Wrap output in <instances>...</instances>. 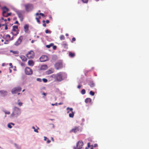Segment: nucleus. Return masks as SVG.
<instances>
[{
  "label": "nucleus",
  "instance_id": "obj_13",
  "mask_svg": "<svg viewBox=\"0 0 149 149\" xmlns=\"http://www.w3.org/2000/svg\"><path fill=\"white\" fill-rule=\"evenodd\" d=\"M62 47L65 49H67L68 48V44L65 41H64L62 44Z\"/></svg>",
  "mask_w": 149,
  "mask_h": 149
},
{
  "label": "nucleus",
  "instance_id": "obj_57",
  "mask_svg": "<svg viewBox=\"0 0 149 149\" xmlns=\"http://www.w3.org/2000/svg\"><path fill=\"white\" fill-rule=\"evenodd\" d=\"M50 125L52 126L53 128L54 127V125L53 124H50Z\"/></svg>",
  "mask_w": 149,
  "mask_h": 149
},
{
  "label": "nucleus",
  "instance_id": "obj_11",
  "mask_svg": "<svg viewBox=\"0 0 149 149\" xmlns=\"http://www.w3.org/2000/svg\"><path fill=\"white\" fill-rule=\"evenodd\" d=\"M48 57L46 55H42L40 58L39 60L41 62H44L48 60Z\"/></svg>",
  "mask_w": 149,
  "mask_h": 149
},
{
  "label": "nucleus",
  "instance_id": "obj_60",
  "mask_svg": "<svg viewBox=\"0 0 149 149\" xmlns=\"http://www.w3.org/2000/svg\"><path fill=\"white\" fill-rule=\"evenodd\" d=\"M38 17H37V18L39 19H40V18H41L40 16V15H38Z\"/></svg>",
  "mask_w": 149,
  "mask_h": 149
},
{
  "label": "nucleus",
  "instance_id": "obj_36",
  "mask_svg": "<svg viewBox=\"0 0 149 149\" xmlns=\"http://www.w3.org/2000/svg\"><path fill=\"white\" fill-rule=\"evenodd\" d=\"M43 81L45 83L47 82V80L45 78H43L42 79Z\"/></svg>",
  "mask_w": 149,
  "mask_h": 149
},
{
  "label": "nucleus",
  "instance_id": "obj_15",
  "mask_svg": "<svg viewBox=\"0 0 149 149\" xmlns=\"http://www.w3.org/2000/svg\"><path fill=\"white\" fill-rule=\"evenodd\" d=\"M2 9L3 10L2 13H6L9 11V9L6 6L3 7Z\"/></svg>",
  "mask_w": 149,
  "mask_h": 149
},
{
  "label": "nucleus",
  "instance_id": "obj_10",
  "mask_svg": "<svg viewBox=\"0 0 149 149\" xmlns=\"http://www.w3.org/2000/svg\"><path fill=\"white\" fill-rule=\"evenodd\" d=\"M55 68L56 70H59L63 68V64L61 62H59L56 63L55 65Z\"/></svg>",
  "mask_w": 149,
  "mask_h": 149
},
{
  "label": "nucleus",
  "instance_id": "obj_27",
  "mask_svg": "<svg viewBox=\"0 0 149 149\" xmlns=\"http://www.w3.org/2000/svg\"><path fill=\"white\" fill-rule=\"evenodd\" d=\"M20 101V100H17V102H18V104L20 106H22V102H19Z\"/></svg>",
  "mask_w": 149,
  "mask_h": 149
},
{
  "label": "nucleus",
  "instance_id": "obj_25",
  "mask_svg": "<svg viewBox=\"0 0 149 149\" xmlns=\"http://www.w3.org/2000/svg\"><path fill=\"white\" fill-rule=\"evenodd\" d=\"M74 113L73 112H72L71 113L69 114V116L70 118H73L74 116Z\"/></svg>",
  "mask_w": 149,
  "mask_h": 149
},
{
  "label": "nucleus",
  "instance_id": "obj_28",
  "mask_svg": "<svg viewBox=\"0 0 149 149\" xmlns=\"http://www.w3.org/2000/svg\"><path fill=\"white\" fill-rule=\"evenodd\" d=\"M53 45V43H51L49 45H46V47L48 48H50L51 46H52Z\"/></svg>",
  "mask_w": 149,
  "mask_h": 149
},
{
  "label": "nucleus",
  "instance_id": "obj_50",
  "mask_svg": "<svg viewBox=\"0 0 149 149\" xmlns=\"http://www.w3.org/2000/svg\"><path fill=\"white\" fill-rule=\"evenodd\" d=\"M47 137L45 136L44 137V140L45 141H46L47 139Z\"/></svg>",
  "mask_w": 149,
  "mask_h": 149
},
{
  "label": "nucleus",
  "instance_id": "obj_41",
  "mask_svg": "<svg viewBox=\"0 0 149 149\" xmlns=\"http://www.w3.org/2000/svg\"><path fill=\"white\" fill-rule=\"evenodd\" d=\"M36 80L37 81H39V82L41 81V79H40V78H37L36 79Z\"/></svg>",
  "mask_w": 149,
  "mask_h": 149
},
{
  "label": "nucleus",
  "instance_id": "obj_54",
  "mask_svg": "<svg viewBox=\"0 0 149 149\" xmlns=\"http://www.w3.org/2000/svg\"><path fill=\"white\" fill-rule=\"evenodd\" d=\"M15 24H19V22L17 21H16L15 23Z\"/></svg>",
  "mask_w": 149,
  "mask_h": 149
},
{
  "label": "nucleus",
  "instance_id": "obj_24",
  "mask_svg": "<svg viewBox=\"0 0 149 149\" xmlns=\"http://www.w3.org/2000/svg\"><path fill=\"white\" fill-rule=\"evenodd\" d=\"M89 85L91 87H93L95 86V84L93 82H91Z\"/></svg>",
  "mask_w": 149,
  "mask_h": 149
},
{
  "label": "nucleus",
  "instance_id": "obj_53",
  "mask_svg": "<svg viewBox=\"0 0 149 149\" xmlns=\"http://www.w3.org/2000/svg\"><path fill=\"white\" fill-rule=\"evenodd\" d=\"M8 41L7 40H6L5 42H4V44H8Z\"/></svg>",
  "mask_w": 149,
  "mask_h": 149
},
{
  "label": "nucleus",
  "instance_id": "obj_20",
  "mask_svg": "<svg viewBox=\"0 0 149 149\" xmlns=\"http://www.w3.org/2000/svg\"><path fill=\"white\" fill-rule=\"evenodd\" d=\"M20 58L23 61H26L27 60V59L24 56H20Z\"/></svg>",
  "mask_w": 149,
  "mask_h": 149
},
{
  "label": "nucleus",
  "instance_id": "obj_49",
  "mask_svg": "<svg viewBox=\"0 0 149 149\" xmlns=\"http://www.w3.org/2000/svg\"><path fill=\"white\" fill-rule=\"evenodd\" d=\"M11 13H7V17H8L10 15H11Z\"/></svg>",
  "mask_w": 149,
  "mask_h": 149
},
{
  "label": "nucleus",
  "instance_id": "obj_19",
  "mask_svg": "<svg viewBox=\"0 0 149 149\" xmlns=\"http://www.w3.org/2000/svg\"><path fill=\"white\" fill-rule=\"evenodd\" d=\"M85 101L86 103H90L91 102V99L90 98H86L85 100Z\"/></svg>",
  "mask_w": 149,
  "mask_h": 149
},
{
  "label": "nucleus",
  "instance_id": "obj_48",
  "mask_svg": "<svg viewBox=\"0 0 149 149\" xmlns=\"http://www.w3.org/2000/svg\"><path fill=\"white\" fill-rule=\"evenodd\" d=\"M98 146V145L97 144H95L94 145V147L95 148L97 147Z\"/></svg>",
  "mask_w": 149,
  "mask_h": 149
},
{
  "label": "nucleus",
  "instance_id": "obj_8",
  "mask_svg": "<svg viewBox=\"0 0 149 149\" xmlns=\"http://www.w3.org/2000/svg\"><path fill=\"white\" fill-rule=\"evenodd\" d=\"M26 56L28 58H32L34 56V53L33 51L31 50L28 52Z\"/></svg>",
  "mask_w": 149,
  "mask_h": 149
},
{
  "label": "nucleus",
  "instance_id": "obj_18",
  "mask_svg": "<svg viewBox=\"0 0 149 149\" xmlns=\"http://www.w3.org/2000/svg\"><path fill=\"white\" fill-rule=\"evenodd\" d=\"M54 72V70L53 69L49 70H47L46 73L47 74H49L52 73Z\"/></svg>",
  "mask_w": 149,
  "mask_h": 149
},
{
  "label": "nucleus",
  "instance_id": "obj_26",
  "mask_svg": "<svg viewBox=\"0 0 149 149\" xmlns=\"http://www.w3.org/2000/svg\"><path fill=\"white\" fill-rule=\"evenodd\" d=\"M60 38L61 40H63L65 39V37L64 35H61L60 36Z\"/></svg>",
  "mask_w": 149,
  "mask_h": 149
},
{
  "label": "nucleus",
  "instance_id": "obj_1",
  "mask_svg": "<svg viewBox=\"0 0 149 149\" xmlns=\"http://www.w3.org/2000/svg\"><path fill=\"white\" fill-rule=\"evenodd\" d=\"M52 78H54L55 81L60 82L63 81L67 77V75L65 72H60L56 74H53L51 76Z\"/></svg>",
  "mask_w": 149,
  "mask_h": 149
},
{
  "label": "nucleus",
  "instance_id": "obj_40",
  "mask_svg": "<svg viewBox=\"0 0 149 149\" xmlns=\"http://www.w3.org/2000/svg\"><path fill=\"white\" fill-rule=\"evenodd\" d=\"M36 19L37 21V22L38 23L40 24V21L39 20V19H39L37 17H36Z\"/></svg>",
  "mask_w": 149,
  "mask_h": 149
},
{
  "label": "nucleus",
  "instance_id": "obj_29",
  "mask_svg": "<svg viewBox=\"0 0 149 149\" xmlns=\"http://www.w3.org/2000/svg\"><path fill=\"white\" fill-rule=\"evenodd\" d=\"M41 15L43 17H45V15H44V14L42 13H37L36 14V15Z\"/></svg>",
  "mask_w": 149,
  "mask_h": 149
},
{
  "label": "nucleus",
  "instance_id": "obj_6",
  "mask_svg": "<svg viewBox=\"0 0 149 149\" xmlns=\"http://www.w3.org/2000/svg\"><path fill=\"white\" fill-rule=\"evenodd\" d=\"M23 40V36H20L17 40L14 43V45L16 46H18L21 43Z\"/></svg>",
  "mask_w": 149,
  "mask_h": 149
},
{
  "label": "nucleus",
  "instance_id": "obj_33",
  "mask_svg": "<svg viewBox=\"0 0 149 149\" xmlns=\"http://www.w3.org/2000/svg\"><path fill=\"white\" fill-rule=\"evenodd\" d=\"M15 146L17 147L18 149H20L21 148V147L19 146L17 144H15Z\"/></svg>",
  "mask_w": 149,
  "mask_h": 149
},
{
  "label": "nucleus",
  "instance_id": "obj_45",
  "mask_svg": "<svg viewBox=\"0 0 149 149\" xmlns=\"http://www.w3.org/2000/svg\"><path fill=\"white\" fill-rule=\"evenodd\" d=\"M6 37L9 38L10 39V35H8V34L7 35H6Z\"/></svg>",
  "mask_w": 149,
  "mask_h": 149
},
{
  "label": "nucleus",
  "instance_id": "obj_58",
  "mask_svg": "<svg viewBox=\"0 0 149 149\" xmlns=\"http://www.w3.org/2000/svg\"><path fill=\"white\" fill-rule=\"evenodd\" d=\"M34 132H36L37 133H38V132L37 130L35 129L34 130Z\"/></svg>",
  "mask_w": 149,
  "mask_h": 149
},
{
  "label": "nucleus",
  "instance_id": "obj_39",
  "mask_svg": "<svg viewBox=\"0 0 149 149\" xmlns=\"http://www.w3.org/2000/svg\"><path fill=\"white\" fill-rule=\"evenodd\" d=\"M45 32L46 33H50L51 31H49L48 30H46L45 31Z\"/></svg>",
  "mask_w": 149,
  "mask_h": 149
},
{
  "label": "nucleus",
  "instance_id": "obj_4",
  "mask_svg": "<svg viewBox=\"0 0 149 149\" xmlns=\"http://www.w3.org/2000/svg\"><path fill=\"white\" fill-rule=\"evenodd\" d=\"M21 88L20 86L16 87L12 89L11 92L13 94H16L17 93L18 95H19L20 94V93H19V92L21 91Z\"/></svg>",
  "mask_w": 149,
  "mask_h": 149
},
{
  "label": "nucleus",
  "instance_id": "obj_3",
  "mask_svg": "<svg viewBox=\"0 0 149 149\" xmlns=\"http://www.w3.org/2000/svg\"><path fill=\"white\" fill-rule=\"evenodd\" d=\"M82 128L79 126H75L71 129L69 131L70 133H76L81 132L82 131Z\"/></svg>",
  "mask_w": 149,
  "mask_h": 149
},
{
  "label": "nucleus",
  "instance_id": "obj_9",
  "mask_svg": "<svg viewBox=\"0 0 149 149\" xmlns=\"http://www.w3.org/2000/svg\"><path fill=\"white\" fill-rule=\"evenodd\" d=\"M25 72L26 74L28 75H30L33 74L32 70L30 68L28 67L26 68Z\"/></svg>",
  "mask_w": 149,
  "mask_h": 149
},
{
  "label": "nucleus",
  "instance_id": "obj_55",
  "mask_svg": "<svg viewBox=\"0 0 149 149\" xmlns=\"http://www.w3.org/2000/svg\"><path fill=\"white\" fill-rule=\"evenodd\" d=\"M43 26H44V27H46V24L45 23H43Z\"/></svg>",
  "mask_w": 149,
  "mask_h": 149
},
{
  "label": "nucleus",
  "instance_id": "obj_12",
  "mask_svg": "<svg viewBox=\"0 0 149 149\" xmlns=\"http://www.w3.org/2000/svg\"><path fill=\"white\" fill-rule=\"evenodd\" d=\"M29 26L28 24H25L24 27V32L26 33L28 32L29 31Z\"/></svg>",
  "mask_w": 149,
  "mask_h": 149
},
{
  "label": "nucleus",
  "instance_id": "obj_56",
  "mask_svg": "<svg viewBox=\"0 0 149 149\" xmlns=\"http://www.w3.org/2000/svg\"><path fill=\"white\" fill-rule=\"evenodd\" d=\"M88 147L89 148L90 147V143H88Z\"/></svg>",
  "mask_w": 149,
  "mask_h": 149
},
{
  "label": "nucleus",
  "instance_id": "obj_22",
  "mask_svg": "<svg viewBox=\"0 0 149 149\" xmlns=\"http://www.w3.org/2000/svg\"><path fill=\"white\" fill-rule=\"evenodd\" d=\"M11 33L13 35V36H16L19 33V31H12L11 32Z\"/></svg>",
  "mask_w": 149,
  "mask_h": 149
},
{
  "label": "nucleus",
  "instance_id": "obj_31",
  "mask_svg": "<svg viewBox=\"0 0 149 149\" xmlns=\"http://www.w3.org/2000/svg\"><path fill=\"white\" fill-rule=\"evenodd\" d=\"M81 93L82 94H84L86 93L85 90L83 89L81 91Z\"/></svg>",
  "mask_w": 149,
  "mask_h": 149
},
{
  "label": "nucleus",
  "instance_id": "obj_63",
  "mask_svg": "<svg viewBox=\"0 0 149 149\" xmlns=\"http://www.w3.org/2000/svg\"><path fill=\"white\" fill-rule=\"evenodd\" d=\"M63 104V103L62 102H60V103H58L59 105H61V104Z\"/></svg>",
  "mask_w": 149,
  "mask_h": 149
},
{
  "label": "nucleus",
  "instance_id": "obj_47",
  "mask_svg": "<svg viewBox=\"0 0 149 149\" xmlns=\"http://www.w3.org/2000/svg\"><path fill=\"white\" fill-rule=\"evenodd\" d=\"M56 46H54L53 47V49H56Z\"/></svg>",
  "mask_w": 149,
  "mask_h": 149
},
{
  "label": "nucleus",
  "instance_id": "obj_52",
  "mask_svg": "<svg viewBox=\"0 0 149 149\" xmlns=\"http://www.w3.org/2000/svg\"><path fill=\"white\" fill-rule=\"evenodd\" d=\"M14 38L13 36L11 38H10V40H13L14 39Z\"/></svg>",
  "mask_w": 149,
  "mask_h": 149
},
{
  "label": "nucleus",
  "instance_id": "obj_17",
  "mask_svg": "<svg viewBox=\"0 0 149 149\" xmlns=\"http://www.w3.org/2000/svg\"><path fill=\"white\" fill-rule=\"evenodd\" d=\"M47 68V66L46 65H42L41 66L40 69L41 70H46Z\"/></svg>",
  "mask_w": 149,
  "mask_h": 149
},
{
  "label": "nucleus",
  "instance_id": "obj_62",
  "mask_svg": "<svg viewBox=\"0 0 149 149\" xmlns=\"http://www.w3.org/2000/svg\"><path fill=\"white\" fill-rule=\"evenodd\" d=\"M10 123V124L11 125H15V124L14 123Z\"/></svg>",
  "mask_w": 149,
  "mask_h": 149
},
{
  "label": "nucleus",
  "instance_id": "obj_37",
  "mask_svg": "<svg viewBox=\"0 0 149 149\" xmlns=\"http://www.w3.org/2000/svg\"><path fill=\"white\" fill-rule=\"evenodd\" d=\"M4 112L6 114H9L10 112L9 111H4Z\"/></svg>",
  "mask_w": 149,
  "mask_h": 149
},
{
  "label": "nucleus",
  "instance_id": "obj_44",
  "mask_svg": "<svg viewBox=\"0 0 149 149\" xmlns=\"http://www.w3.org/2000/svg\"><path fill=\"white\" fill-rule=\"evenodd\" d=\"M50 142H51V141L49 140L48 139H47V143H50Z\"/></svg>",
  "mask_w": 149,
  "mask_h": 149
},
{
  "label": "nucleus",
  "instance_id": "obj_30",
  "mask_svg": "<svg viewBox=\"0 0 149 149\" xmlns=\"http://www.w3.org/2000/svg\"><path fill=\"white\" fill-rule=\"evenodd\" d=\"M90 94L92 96H93L95 94V93L92 91H91L90 92Z\"/></svg>",
  "mask_w": 149,
  "mask_h": 149
},
{
  "label": "nucleus",
  "instance_id": "obj_59",
  "mask_svg": "<svg viewBox=\"0 0 149 149\" xmlns=\"http://www.w3.org/2000/svg\"><path fill=\"white\" fill-rule=\"evenodd\" d=\"M46 23L47 24H48L49 23V21L48 20H47L46 21Z\"/></svg>",
  "mask_w": 149,
  "mask_h": 149
},
{
  "label": "nucleus",
  "instance_id": "obj_16",
  "mask_svg": "<svg viewBox=\"0 0 149 149\" xmlns=\"http://www.w3.org/2000/svg\"><path fill=\"white\" fill-rule=\"evenodd\" d=\"M12 31H18V26H14L13 27Z\"/></svg>",
  "mask_w": 149,
  "mask_h": 149
},
{
  "label": "nucleus",
  "instance_id": "obj_46",
  "mask_svg": "<svg viewBox=\"0 0 149 149\" xmlns=\"http://www.w3.org/2000/svg\"><path fill=\"white\" fill-rule=\"evenodd\" d=\"M8 29V27H7V24H6L5 26V30H6Z\"/></svg>",
  "mask_w": 149,
  "mask_h": 149
},
{
  "label": "nucleus",
  "instance_id": "obj_61",
  "mask_svg": "<svg viewBox=\"0 0 149 149\" xmlns=\"http://www.w3.org/2000/svg\"><path fill=\"white\" fill-rule=\"evenodd\" d=\"M6 24H1V26H5L6 25Z\"/></svg>",
  "mask_w": 149,
  "mask_h": 149
},
{
  "label": "nucleus",
  "instance_id": "obj_35",
  "mask_svg": "<svg viewBox=\"0 0 149 149\" xmlns=\"http://www.w3.org/2000/svg\"><path fill=\"white\" fill-rule=\"evenodd\" d=\"M67 110H69L70 111L73 112V109L72 108H70L69 107L67 108Z\"/></svg>",
  "mask_w": 149,
  "mask_h": 149
},
{
  "label": "nucleus",
  "instance_id": "obj_14",
  "mask_svg": "<svg viewBox=\"0 0 149 149\" xmlns=\"http://www.w3.org/2000/svg\"><path fill=\"white\" fill-rule=\"evenodd\" d=\"M28 64L30 66H33L34 65V62L32 60H29L28 61Z\"/></svg>",
  "mask_w": 149,
  "mask_h": 149
},
{
  "label": "nucleus",
  "instance_id": "obj_23",
  "mask_svg": "<svg viewBox=\"0 0 149 149\" xmlns=\"http://www.w3.org/2000/svg\"><path fill=\"white\" fill-rule=\"evenodd\" d=\"M75 55V54L74 53H72L71 52H69V56L71 57H73Z\"/></svg>",
  "mask_w": 149,
  "mask_h": 149
},
{
  "label": "nucleus",
  "instance_id": "obj_32",
  "mask_svg": "<svg viewBox=\"0 0 149 149\" xmlns=\"http://www.w3.org/2000/svg\"><path fill=\"white\" fill-rule=\"evenodd\" d=\"M82 2L84 3H87L88 2V0H81Z\"/></svg>",
  "mask_w": 149,
  "mask_h": 149
},
{
  "label": "nucleus",
  "instance_id": "obj_43",
  "mask_svg": "<svg viewBox=\"0 0 149 149\" xmlns=\"http://www.w3.org/2000/svg\"><path fill=\"white\" fill-rule=\"evenodd\" d=\"M46 94H47L46 93H42V95H44V96H43V97H44L45 96H46Z\"/></svg>",
  "mask_w": 149,
  "mask_h": 149
},
{
  "label": "nucleus",
  "instance_id": "obj_21",
  "mask_svg": "<svg viewBox=\"0 0 149 149\" xmlns=\"http://www.w3.org/2000/svg\"><path fill=\"white\" fill-rule=\"evenodd\" d=\"M10 52H12L14 54H18L19 53V52L18 51H13L12 50H10Z\"/></svg>",
  "mask_w": 149,
  "mask_h": 149
},
{
  "label": "nucleus",
  "instance_id": "obj_38",
  "mask_svg": "<svg viewBox=\"0 0 149 149\" xmlns=\"http://www.w3.org/2000/svg\"><path fill=\"white\" fill-rule=\"evenodd\" d=\"M8 127L10 128H12V126L11 125V124L10 123L8 124Z\"/></svg>",
  "mask_w": 149,
  "mask_h": 149
},
{
  "label": "nucleus",
  "instance_id": "obj_42",
  "mask_svg": "<svg viewBox=\"0 0 149 149\" xmlns=\"http://www.w3.org/2000/svg\"><path fill=\"white\" fill-rule=\"evenodd\" d=\"M72 42H73V41H74L76 40V39L75 38L73 37L72 39Z\"/></svg>",
  "mask_w": 149,
  "mask_h": 149
},
{
  "label": "nucleus",
  "instance_id": "obj_5",
  "mask_svg": "<svg viewBox=\"0 0 149 149\" xmlns=\"http://www.w3.org/2000/svg\"><path fill=\"white\" fill-rule=\"evenodd\" d=\"M83 145V142L81 141H79L77 144V148L74 147L73 149H81Z\"/></svg>",
  "mask_w": 149,
  "mask_h": 149
},
{
  "label": "nucleus",
  "instance_id": "obj_34",
  "mask_svg": "<svg viewBox=\"0 0 149 149\" xmlns=\"http://www.w3.org/2000/svg\"><path fill=\"white\" fill-rule=\"evenodd\" d=\"M3 16L5 17H7V13H2Z\"/></svg>",
  "mask_w": 149,
  "mask_h": 149
},
{
  "label": "nucleus",
  "instance_id": "obj_64",
  "mask_svg": "<svg viewBox=\"0 0 149 149\" xmlns=\"http://www.w3.org/2000/svg\"><path fill=\"white\" fill-rule=\"evenodd\" d=\"M7 19H8V20L9 21H10V18H8Z\"/></svg>",
  "mask_w": 149,
  "mask_h": 149
},
{
  "label": "nucleus",
  "instance_id": "obj_51",
  "mask_svg": "<svg viewBox=\"0 0 149 149\" xmlns=\"http://www.w3.org/2000/svg\"><path fill=\"white\" fill-rule=\"evenodd\" d=\"M81 85H78V86H77V88H78L79 89V88H80L81 87Z\"/></svg>",
  "mask_w": 149,
  "mask_h": 149
},
{
  "label": "nucleus",
  "instance_id": "obj_2",
  "mask_svg": "<svg viewBox=\"0 0 149 149\" xmlns=\"http://www.w3.org/2000/svg\"><path fill=\"white\" fill-rule=\"evenodd\" d=\"M21 111L19 108L15 107L14 108L13 112L11 114L10 116L12 117H17L18 116L20 115Z\"/></svg>",
  "mask_w": 149,
  "mask_h": 149
},
{
  "label": "nucleus",
  "instance_id": "obj_7",
  "mask_svg": "<svg viewBox=\"0 0 149 149\" xmlns=\"http://www.w3.org/2000/svg\"><path fill=\"white\" fill-rule=\"evenodd\" d=\"M25 10L27 11H31L33 8V5L31 4H27L25 5Z\"/></svg>",
  "mask_w": 149,
  "mask_h": 149
}]
</instances>
